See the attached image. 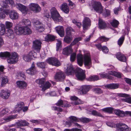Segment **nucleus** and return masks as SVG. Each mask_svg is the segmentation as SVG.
Listing matches in <instances>:
<instances>
[{
	"mask_svg": "<svg viewBox=\"0 0 131 131\" xmlns=\"http://www.w3.org/2000/svg\"><path fill=\"white\" fill-rule=\"evenodd\" d=\"M119 127L117 128V131H130L131 129L125 124L121 123L119 124Z\"/></svg>",
	"mask_w": 131,
	"mask_h": 131,
	"instance_id": "obj_15",
	"label": "nucleus"
},
{
	"mask_svg": "<svg viewBox=\"0 0 131 131\" xmlns=\"http://www.w3.org/2000/svg\"><path fill=\"white\" fill-rule=\"evenodd\" d=\"M81 120L83 122L85 123H87L92 121L91 119L87 118H82Z\"/></svg>",
	"mask_w": 131,
	"mask_h": 131,
	"instance_id": "obj_54",
	"label": "nucleus"
},
{
	"mask_svg": "<svg viewBox=\"0 0 131 131\" xmlns=\"http://www.w3.org/2000/svg\"><path fill=\"white\" fill-rule=\"evenodd\" d=\"M81 38L80 37H78L75 38L73 42L71 43L70 46H72L77 43L78 42L81 40Z\"/></svg>",
	"mask_w": 131,
	"mask_h": 131,
	"instance_id": "obj_46",
	"label": "nucleus"
},
{
	"mask_svg": "<svg viewBox=\"0 0 131 131\" xmlns=\"http://www.w3.org/2000/svg\"><path fill=\"white\" fill-rule=\"evenodd\" d=\"M2 5L3 8H0V19H4L5 17V14L7 15L9 13L8 6L7 4L3 2Z\"/></svg>",
	"mask_w": 131,
	"mask_h": 131,
	"instance_id": "obj_7",
	"label": "nucleus"
},
{
	"mask_svg": "<svg viewBox=\"0 0 131 131\" xmlns=\"http://www.w3.org/2000/svg\"><path fill=\"white\" fill-rule=\"evenodd\" d=\"M5 24L7 28H11L13 25V24L12 22L8 21H6L5 22Z\"/></svg>",
	"mask_w": 131,
	"mask_h": 131,
	"instance_id": "obj_55",
	"label": "nucleus"
},
{
	"mask_svg": "<svg viewBox=\"0 0 131 131\" xmlns=\"http://www.w3.org/2000/svg\"><path fill=\"white\" fill-rule=\"evenodd\" d=\"M76 53H74L72 54L70 56V60L71 62H73L74 61L76 57Z\"/></svg>",
	"mask_w": 131,
	"mask_h": 131,
	"instance_id": "obj_59",
	"label": "nucleus"
},
{
	"mask_svg": "<svg viewBox=\"0 0 131 131\" xmlns=\"http://www.w3.org/2000/svg\"><path fill=\"white\" fill-rule=\"evenodd\" d=\"M6 35V36L9 38H13L14 37V32L11 29H9L7 30Z\"/></svg>",
	"mask_w": 131,
	"mask_h": 131,
	"instance_id": "obj_33",
	"label": "nucleus"
},
{
	"mask_svg": "<svg viewBox=\"0 0 131 131\" xmlns=\"http://www.w3.org/2000/svg\"><path fill=\"white\" fill-rule=\"evenodd\" d=\"M26 73L28 74L33 75L36 72L35 66L34 62H32L31 67L26 70Z\"/></svg>",
	"mask_w": 131,
	"mask_h": 131,
	"instance_id": "obj_19",
	"label": "nucleus"
},
{
	"mask_svg": "<svg viewBox=\"0 0 131 131\" xmlns=\"http://www.w3.org/2000/svg\"><path fill=\"white\" fill-rule=\"evenodd\" d=\"M56 105L57 106H60L62 105V107H67L69 106L68 105L64 104V103L62 100H59L58 102L56 104Z\"/></svg>",
	"mask_w": 131,
	"mask_h": 131,
	"instance_id": "obj_41",
	"label": "nucleus"
},
{
	"mask_svg": "<svg viewBox=\"0 0 131 131\" xmlns=\"http://www.w3.org/2000/svg\"><path fill=\"white\" fill-rule=\"evenodd\" d=\"M77 63L79 65L81 66L83 65V60L85 67L89 69L92 66V60L90 53H87L83 55L80 53L77 55Z\"/></svg>",
	"mask_w": 131,
	"mask_h": 131,
	"instance_id": "obj_1",
	"label": "nucleus"
},
{
	"mask_svg": "<svg viewBox=\"0 0 131 131\" xmlns=\"http://www.w3.org/2000/svg\"><path fill=\"white\" fill-rule=\"evenodd\" d=\"M0 57L4 59L7 58V62L10 64H14L17 63L19 58L18 55L16 53L14 52L10 53L7 51L1 52Z\"/></svg>",
	"mask_w": 131,
	"mask_h": 131,
	"instance_id": "obj_2",
	"label": "nucleus"
},
{
	"mask_svg": "<svg viewBox=\"0 0 131 131\" xmlns=\"http://www.w3.org/2000/svg\"><path fill=\"white\" fill-rule=\"evenodd\" d=\"M60 8L65 13L68 14L69 13V8L67 3H65L62 4Z\"/></svg>",
	"mask_w": 131,
	"mask_h": 131,
	"instance_id": "obj_29",
	"label": "nucleus"
},
{
	"mask_svg": "<svg viewBox=\"0 0 131 131\" xmlns=\"http://www.w3.org/2000/svg\"><path fill=\"white\" fill-rule=\"evenodd\" d=\"M16 26L14 28L15 33L17 35L30 34L31 33L32 31L29 28H26L25 26Z\"/></svg>",
	"mask_w": 131,
	"mask_h": 131,
	"instance_id": "obj_3",
	"label": "nucleus"
},
{
	"mask_svg": "<svg viewBox=\"0 0 131 131\" xmlns=\"http://www.w3.org/2000/svg\"><path fill=\"white\" fill-rule=\"evenodd\" d=\"M56 29L59 35L61 37H63L64 35V31L63 27L58 26L56 27Z\"/></svg>",
	"mask_w": 131,
	"mask_h": 131,
	"instance_id": "obj_23",
	"label": "nucleus"
},
{
	"mask_svg": "<svg viewBox=\"0 0 131 131\" xmlns=\"http://www.w3.org/2000/svg\"><path fill=\"white\" fill-rule=\"evenodd\" d=\"M5 31L6 29L5 25L2 24H0V35H4Z\"/></svg>",
	"mask_w": 131,
	"mask_h": 131,
	"instance_id": "obj_38",
	"label": "nucleus"
},
{
	"mask_svg": "<svg viewBox=\"0 0 131 131\" xmlns=\"http://www.w3.org/2000/svg\"><path fill=\"white\" fill-rule=\"evenodd\" d=\"M101 110L104 112L109 114H111L114 110V109L113 107H108L103 108L101 109Z\"/></svg>",
	"mask_w": 131,
	"mask_h": 131,
	"instance_id": "obj_35",
	"label": "nucleus"
},
{
	"mask_svg": "<svg viewBox=\"0 0 131 131\" xmlns=\"http://www.w3.org/2000/svg\"><path fill=\"white\" fill-rule=\"evenodd\" d=\"M91 113V114L94 116L100 117H103V116L100 113L97 112L95 110H92Z\"/></svg>",
	"mask_w": 131,
	"mask_h": 131,
	"instance_id": "obj_43",
	"label": "nucleus"
},
{
	"mask_svg": "<svg viewBox=\"0 0 131 131\" xmlns=\"http://www.w3.org/2000/svg\"><path fill=\"white\" fill-rule=\"evenodd\" d=\"M16 7L22 13H26L28 11V9L25 6L20 4H17L16 5Z\"/></svg>",
	"mask_w": 131,
	"mask_h": 131,
	"instance_id": "obj_20",
	"label": "nucleus"
},
{
	"mask_svg": "<svg viewBox=\"0 0 131 131\" xmlns=\"http://www.w3.org/2000/svg\"><path fill=\"white\" fill-rule=\"evenodd\" d=\"M16 117V116L11 115L7 117H5L3 118V119L6 121L7 122H8L10 121L12 119L15 118Z\"/></svg>",
	"mask_w": 131,
	"mask_h": 131,
	"instance_id": "obj_42",
	"label": "nucleus"
},
{
	"mask_svg": "<svg viewBox=\"0 0 131 131\" xmlns=\"http://www.w3.org/2000/svg\"><path fill=\"white\" fill-rule=\"evenodd\" d=\"M29 125V123L25 120L21 121L19 122V125L20 126H28Z\"/></svg>",
	"mask_w": 131,
	"mask_h": 131,
	"instance_id": "obj_48",
	"label": "nucleus"
},
{
	"mask_svg": "<svg viewBox=\"0 0 131 131\" xmlns=\"http://www.w3.org/2000/svg\"><path fill=\"white\" fill-rule=\"evenodd\" d=\"M107 125L111 127H115V125L113 123L108 122L106 123Z\"/></svg>",
	"mask_w": 131,
	"mask_h": 131,
	"instance_id": "obj_64",
	"label": "nucleus"
},
{
	"mask_svg": "<svg viewBox=\"0 0 131 131\" xmlns=\"http://www.w3.org/2000/svg\"><path fill=\"white\" fill-rule=\"evenodd\" d=\"M24 106V104L23 102H20L18 103L15 107L16 112H18L21 110Z\"/></svg>",
	"mask_w": 131,
	"mask_h": 131,
	"instance_id": "obj_34",
	"label": "nucleus"
},
{
	"mask_svg": "<svg viewBox=\"0 0 131 131\" xmlns=\"http://www.w3.org/2000/svg\"><path fill=\"white\" fill-rule=\"evenodd\" d=\"M116 57L120 61L123 62H126V61L127 59L126 56L120 52H118L116 53Z\"/></svg>",
	"mask_w": 131,
	"mask_h": 131,
	"instance_id": "obj_22",
	"label": "nucleus"
},
{
	"mask_svg": "<svg viewBox=\"0 0 131 131\" xmlns=\"http://www.w3.org/2000/svg\"><path fill=\"white\" fill-rule=\"evenodd\" d=\"M88 81H95L99 79V77L96 75L91 76L86 79Z\"/></svg>",
	"mask_w": 131,
	"mask_h": 131,
	"instance_id": "obj_39",
	"label": "nucleus"
},
{
	"mask_svg": "<svg viewBox=\"0 0 131 131\" xmlns=\"http://www.w3.org/2000/svg\"><path fill=\"white\" fill-rule=\"evenodd\" d=\"M75 74L78 80H79L82 81L85 78L84 71L80 68H76Z\"/></svg>",
	"mask_w": 131,
	"mask_h": 131,
	"instance_id": "obj_8",
	"label": "nucleus"
},
{
	"mask_svg": "<svg viewBox=\"0 0 131 131\" xmlns=\"http://www.w3.org/2000/svg\"><path fill=\"white\" fill-rule=\"evenodd\" d=\"M110 24L113 27H116L119 24V23L117 20L114 19L110 22Z\"/></svg>",
	"mask_w": 131,
	"mask_h": 131,
	"instance_id": "obj_44",
	"label": "nucleus"
},
{
	"mask_svg": "<svg viewBox=\"0 0 131 131\" xmlns=\"http://www.w3.org/2000/svg\"><path fill=\"white\" fill-rule=\"evenodd\" d=\"M125 39V37L124 36H122L121 37L118 41V44L119 46H121L123 44Z\"/></svg>",
	"mask_w": 131,
	"mask_h": 131,
	"instance_id": "obj_45",
	"label": "nucleus"
},
{
	"mask_svg": "<svg viewBox=\"0 0 131 131\" xmlns=\"http://www.w3.org/2000/svg\"><path fill=\"white\" fill-rule=\"evenodd\" d=\"M102 50L105 53H107L109 51L107 47L105 46L102 47Z\"/></svg>",
	"mask_w": 131,
	"mask_h": 131,
	"instance_id": "obj_61",
	"label": "nucleus"
},
{
	"mask_svg": "<svg viewBox=\"0 0 131 131\" xmlns=\"http://www.w3.org/2000/svg\"><path fill=\"white\" fill-rule=\"evenodd\" d=\"M2 4H3V2H4L7 5L9 6L8 5V4L11 5H14V3L13 1H4L2 2Z\"/></svg>",
	"mask_w": 131,
	"mask_h": 131,
	"instance_id": "obj_57",
	"label": "nucleus"
},
{
	"mask_svg": "<svg viewBox=\"0 0 131 131\" xmlns=\"http://www.w3.org/2000/svg\"><path fill=\"white\" fill-rule=\"evenodd\" d=\"M8 112V110L7 108L3 109L0 112V116H3L4 115Z\"/></svg>",
	"mask_w": 131,
	"mask_h": 131,
	"instance_id": "obj_56",
	"label": "nucleus"
},
{
	"mask_svg": "<svg viewBox=\"0 0 131 131\" xmlns=\"http://www.w3.org/2000/svg\"><path fill=\"white\" fill-rule=\"evenodd\" d=\"M72 22L73 23L76 25L79 28H80L82 25L81 23V22L78 21L76 19H73L72 20Z\"/></svg>",
	"mask_w": 131,
	"mask_h": 131,
	"instance_id": "obj_50",
	"label": "nucleus"
},
{
	"mask_svg": "<svg viewBox=\"0 0 131 131\" xmlns=\"http://www.w3.org/2000/svg\"><path fill=\"white\" fill-rule=\"evenodd\" d=\"M73 37L69 35H66L64 38L63 40L65 42L70 43L73 40Z\"/></svg>",
	"mask_w": 131,
	"mask_h": 131,
	"instance_id": "obj_37",
	"label": "nucleus"
},
{
	"mask_svg": "<svg viewBox=\"0 0 131 131\" xmlns=\"http://www.w3.org/2000/svg\"><path fill=\"white\" fill-rule=\"evenodd\" d=\"M71 46L70 45L64 48L63 50L62 53L64 55L68 56L71 54L72 52V49L71 48Z\"/></svg>",
	"mask_w": 131,
	"mask_h": 131,
	"instance_id": "obj_21",
	"label": "nucleus"
},
{
	"mask_svg": "<svg viewBox=\"0 0 131 131\" xmlns=\"http://www.w3.org/2000/svg\"><path fill=\"white\" fill-rule=\"evenodd\" d=\"M69 2V5L71 9H73L75 7V5L74 3H73L71 1H68Z\"/></svg>",
	"mask_w": 131,
	"mask_h": 131,
	"instance_id": "obj_60",
	"label": "nucleus"
},
{
	"mask_svg": "<svg viewBox=\"0 0 131 131\" xmlns=\"http://www.w3.org/2000/svg\"><path fill=\"white\" fill-rule=\"evenodd\" d=\"M99 27L101 29H104L107 27V24L102 19L99 18Z\"/></svg>",
	"mask_w": 131,
	"mask_h": 131,
	"instance_id": "obj_27",
	"label": "nucleus"
},
{
	"mask_svg": "<svg viewBox=\"0 0 131 131\" xmlns=\"http://www.w3.org/2000/svg\"><path fill=\"white\" fill-rule=\"evenodd\" d=\"M19 25L21 26H25L26 28H28V26H30L31 25V23L30 20L28 19H23L19 23Z\"/></svg>",
	"mask_w": 131,
	"mask_h": 131,
	"instance_id": "obj_18",
	"label": "nucleus"
},
{
	"mask_svg": "<svg viewBox=\"0 0 131 131\" xmlns=\"http://www.w3.org/2000/svg\"><path fill=\"white\" fill-rule=\"evenodd\" d=\"M47 62L50 64L56 67H58L60 66V62L56 58L51 57L47 60Z\"/></svg>",
	"mask_w": 131,
	"mask_h": 131,
	"instance_id": "obj_10",
	"label": "nucleus"
},
{
	"mask_svg": "<svg viewBox=\"0 0 131 131\" xmlns=\"http://www.w3.org/2000/svg\"><path fill=\"white\" fill-rule=\"evenodd\" d=\"M81 91L83 94H86L90 89L89 85H84L82 86L81 88Z\"/></svg>",
	"mask_w": 131,
	"mask_h": 131,
	"instance_id": "obj_28",
	"label": "nucleus"
},
{
	"mask_svg": "<svg viewBox=\"0 0 131 131\" xmlns=\"http://www.w3.org/2000/svg\"><path fill=\"white\" fill-rule=\"evenodd\" d=\"M10 95L9 93L3 90L1 91V96L4 99H7L8 98Z\"/></svg>",
	"mask_w": 131,
	"mask_h": 131,
	"instance_id": "obj_31",
	"label": "nucleus"
},
{
	"mask_svg": "<svg viewBox=\"0 0 131 131\" xmlns=\"http://www.w3.org/2000/svg\"><path fill=\"white\" fill-rule=\"evenodd\" d=\"M76 70H75L73 66L71 64L68 65L65 72L68 75L74 74L75 73Z\"/></svg>",
	"mask_w": 131,
	"mask_h": 131,
	"instance_id": "obj_17",
	"label": "nucleus"
},
{
	"mask_svg": "<svg viewBox=\"0 0 131 131\" xmlns=\"http://www.w3.org/2000/svg\"><path fill=\"white\" fill-rule=\"evenodd\" d=\"M29 9L36 13L39 12L41 10L40 7L37 4L31 3L29 6Z\"/></svg>",
	"mask_w": 131,
	"mask_h": 131,
	"instance_id": "obj_11",
	"label": "nucleus"
},
{
	"mask_svg": "<svg viewBox=\"0 0 131 131\" xmlns=\"http://www.w3.org/2000/svg\"><path fill=\"white\" fill-rule=\"evenodd\" d=\"M45 79L44 78L38 79L36 81L39 87L42 88L41 90L43 91L49 88L51 85V84L49 82L45 83Z\"/></svg>",
	"mask_w": 131,
	"mask_h": 131,
	"instance_id": "obj_5",
	"label": "nucleus"
},
{
	"mask_svg": "<svg viewBox=\"0 0 131 131\" xmlns=\"http://www.w3.org/2000/svg\"><path fill=\"white\" fill-rule=\"evenodd\" d=\"M37 57V54L34 51H31L28 54H25L23 56V59L26 61L28 62L31 60L33 58H36Z\"/></svg>",
	"mask_w": 131,
	"mask_h": 131,
	"instance_id": "obj_9",
	"label": "nucleus"
},
{
	"mask_svg": "<svg viewBox=\"0 0 131 131\" xmlns=\"http://www.w3.org/2000/svg\"><path fill=\"white\" fill-rule=\"evenodd\" d=\"M9 13L8 14L9 18L12 20H16L19 17V14L15 10L10 11V8L8 6Z\"/></svg>",
	"mask_w": 131,
	"mask_h": 131,
	"instance_id": "obj_14",
	"label": "nucleus"
},
{
	"mask_svg": "<svg viewBox=\"0 0 131 131\" xmlns=\"http://www.w3.org/2000/svg\"><path fill=\"white\" fill-rule=\"evenodd\" d=\"M55 38L54 36L48 34L45 37L44 40L47 42L52 41L55 40Z\"/></svg>",
	"mask_w": 131,
	"mask_h": 131,
	"instance_id": "obj_32",
	"label": "nucleus"
},
{
	"mask_svg": "<svg viewBox=\"0 0 131 131\" xmlns=\"http://www.w3.org/2000/svg\"><path fill=\"white\" fill-rule=\"evenodd\" d=\"M54 78L57 81H62L65 78V75L64 72L59 71L56 73Z\"/></svg>",
	"mask_w": 131,
	"mask_h": 131,
	"instance_id": "obj_13",
	"label": "nucleus"
},
{
	"mask_svg": "<svg viewBox=\"0 0 131 131\" xmlns=\"http://www.w3.org/2000/svg\"><path fill=\"white\" fill-rule=\"evenodd\" d=\"M36 64L39 68L44 69L45 68L46 63L44 62H39L37 63Z\"/></svg>",
	"mask_w": 131,
	"mask_h": 131,
	"instance_id": "obj_40",
	"label": "nucleus"
},
{
	"mask_svg": "<svg viewBox=\"0 0 131 131\" xmlns=\"http://www.w3.org/2000/svg\"><path fill=\"white\" fill-rule=\"evenodd\" d=\"M91 5L93 9L96 12L100 13H102L103 10V7L100 2L92 1Z\"/></svg>",
	"mask_w": 131,
	"mask_h": 131,
	"instance_id": "obj_6",
	"label": "nucleus"
},
{
	"mask_svg": "<svg viewBox=\"0 0 131 131\" xmlns=\"http://www.w3.org/2000/svg\"><path fill=\"white\" fill-rule=\"evenodd\" d=\"M52 108L53 110L59 112H62L63 111V110L62 108L56 106H52Z\"/></svg>",
	"mask_w": 131,
	"mask_h": 131,
	"instance_id": "obj_63",
	"label": "nucleus"
},
{
	"mask_svg": "<svg viewBox=\"0 0 131 131\" xmlns=\"http://www.w3.org/2000/svg\"><path fill=\"white\" fill-rule=\"evenodd\" d=\"M32 47L34 49L39 51L41 47L42 43L41 41L39 40H36L33 41Z\"/></svg>",
	"mask_w": 131,
	"mask_h": 131,
	"instance_id": "obj_16",
	"label": "nucleus"
},
{
	"mask_svg": "<svg viewBox=\"0 0 131 131\" xmlns=\"http://www.w3.org/2000/svg\"><path fill=\"white\" fill-rule=\"evenodd\" d=\"M50 13L52 18L56 23L62 21V18L55 7H53L51 8Z\"/></svg>",
	"mask_w": 131,
	"mask_h": 131,
	"instance_id": "obj_4",
	"label": "nucleus"
},
{
	"mask_svg": "<svg viewBox=\"0 0 131 131\" xmlns=\"http://www.w3.org/2000/svg\"><path fill=\"white\" fill-rule=\"evenodd\" d=\"M119 85L118 84L111 83L106 85H105V87L108 89H114L118 88Z\"/></svg>",
	"mask_w": 131,
	"mask_h": 131,
	"instance_id": "obj_30",
	"label": "nucleus"
},
{
	"mask_svg": "<svg viewBox=\"0 0 131 131\" xmlns=\"http://www.w3.org/2000/svg\"><path fill=\"white\" fill-rule=\"evenodd\" d=\"M128 111L124 112L119 110H114V112L115 114L118 116L123 117L125 116L126 115H127V112Z\"/></svg>",
	"mask_w": 131,
	"mask_h": 131,
	"instance_id": "obj_26",
	"label": "nucleus"
},
{
	"mask_svg": "<svg viewBox=\"0 0 131 131\" xmlns=\"http://www.w3.org/2000/svg\"><path fill=\"white\" fill-rule=\"evenodd\" d=\"M69 119L72 121L77 122L78 121V118L73 116H71L69 117Z\"/></svg>",
	"mask_w": 131,
	"mask_h": 131,
	"instance_id": "obj_62",
	"label": "nucleus"
},
{
	"mask_svg": "<svg viewBox=\"0 0 131 131\" xmlns=\"http://www.w3.org/2000/svg\"><path fill=\"white\" fill-rule=\"evenodd\" d=\"M8 81L7 77H3L1 82V86H4L5 84L8 82Z\"/></svg>",
	"mask_w": 131,
	"mask_h": 131,
	"instance_id": "obj_47",
	"label": "nucleus"
},
{
	"mask_svg": "<svg viewBox=\"0 0 131 131\" xmlns=\"http://www.w3.org/2000/svg\"><path fill=\"white\" fill-rule=\"evenodd\" d=\"M94 91L96 93L101 94L103 93V91L100 88H95L94 89Z\"/></svg>",
	"mask_w": 131,
	"mask_h": 131,
	"instance_id": "obj_58",
	"label": "nucleus"
},
{
	"mask_svg": "<svg viewBox=\"0 0 131 131\" xmlns=\"http://www.w3.org/2000/svg\"><path fill=\"white\" fill-rule=\"evenodd\" d=\"M73 31V29L71 27H68L66 29V33L67 35H71V32Z\"/></svg>",
	"mask_w": 131,
	"mask_h": 131,
	"instance_id": "obj_49",
	"label": "nucleus"
},
{
	"mask_svg": "<svg viewBox=\"0 0 131 131\" xmlns=\"http://www.w3.org/2000/svg\"><path fill=\"white\" fill-rule=\"evenodd\" d=\"M61 41L60 40H58L56 44V50L58 51L59 49L62 47Z\"/></svg>",
	"mask_w": 131,
	"mask_h": 131,
	"instance_id": "obj_52",
	"label": "nucleus"
},
{
	"mask_svg": "<svg viewBox=\"0 0 131 131\" xmlns=\"http://www.w3.org/2000/svg\"><path fill=\"white\" fill-rule=\"evenodd\" d=\"M83 29L87 30L91 25V21L89 18L85 17L82 21Z\"/></svg>",
	"mask_w": 131,
	"mask_h": 131,
	"instance_id": "obj_12",
	"label": "nucleus"
},
{
	"mask_svg": "<svg viewBox=\"0 0 131 131\" xmlns=\"http://www.w3.org/2000/svg\"><path fill=\"white\" fill-rule=\"evenodd\" d=\"M36 29L39 32H42L44 31L45 29V26L44 25L38 26L36 27Z\"/></svg>",
	"mask_w": 131,
	"mask_h": 131,
	"instance_id": "obj_51",
	"label": "nucleus"
},
{
	"mask_svg": "<svg viewBox=\"0 0 131 131\" xmlns=\"http://www.w3.org/2000/svg\"><path fill=\"white\" fill-rule=\"evenodd\" d=\"M100 75L102 78H106L110 79H112L113 78V77L110 75L109 74L108 72V73H100Z\"/></svg>",
	"mask_w": 131,
	"mask_h": 131,
	"instance_id": "obj_36",
	"label": "nucleus"
},
{
	"mask_svg": "<svg viewBox=\"0 0 131 131\" xmlns=\"http://www.w3.org/2000/svg\"><path fill=\"white\" fill-rule=\"evenodd\" d=\"M105 12L103 13V16L105 17H106L110 15V11L108 9H105Z\"/></svg>",
	"mask_w": 131,
	"mask_h": 131,
	"instance_id": "obj_53",
	"label": "nucleus"
},
{
	"mask_svg": "<svg viewBox=\"0 0 131 131\" xmlns=\"http://www.w3.org/2000/svg\"><path fill=\"white\" fill-rule=\"evenodd\" d=\"M108 73L110 75H112L119 79L121 78L123 76L122 73L114 71L108 72Z\"/></svg>",
	"mask_w": 131,
	"mask_h": 131,
	"instance_id": "obj_24",
	"label": "nucleus"
},
{
	"mask_svg": "<svg viewBox=\"0 0 131 131\" xmlns=\"http://www.w3.org/2000/svg\"><path fill=\"white\" fill-rule=\"evenodd\" d=\"M17 86L20 89H25L27 87V83L24 81H18L16 82Z\"/></svg>",
	"mask_w": 131,
	"mask_h": 131,
	"instance_id": "obj_25",
	"label": "nucleus"
}]
</instances>
